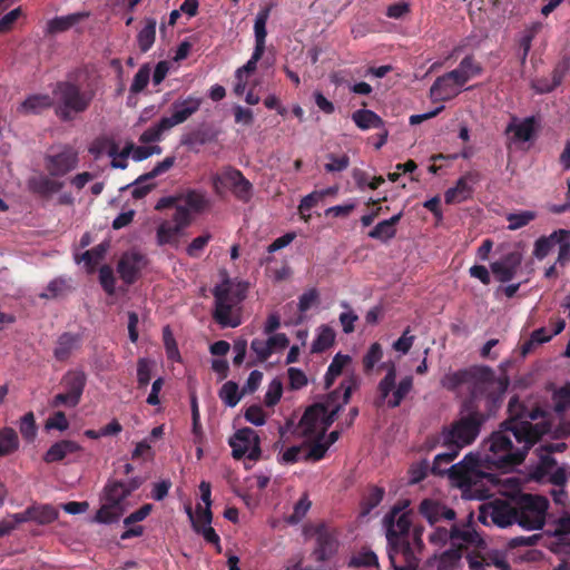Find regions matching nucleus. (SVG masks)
I'll use <instances>...</instances> for the list:
<instances>
[{
	"instance_id": "e433bc0d",
	"label": "nucleus",
	"mask_w": 570,
	"mask_h": 570,
	"mask_svg": "<svg viewBox=\"0 0 570 570\" xmlns=\"http://www.w3.org/2000/svg\"><path fill=\"white\" fill-rule=\"evenodd\" d=\"M352 120L362 129L382 128L384 126L383 119L370 109H358L352 114Z\"/></svg>"
},
{
	"instance_id": "39448f33",
	"label": "nucleus",
	"mask_w": 570,
	"mask_h": 570,
	"mask_svg": "<svg viewBox=\"0 0 570 570\" xmlns=\"http://www.w3.org/2000/svg\"><path fill=\"white\" fill-rule=\"evenodd\" d=\"M354 386L355 383L353 381L347 385H345V383L341 384V387L344 390L342 404H336L340 392L335 390L328 394L325 402L308 406L299 421L302 432L306 435H317L320 432L326 431L335 421L342 405L348 403Z\"/></svg>"
},
{
	"instance_id": "680f3d73",
	"label": "nucleus",
	"mask_w": 570,
	"mask_h": 570,
	"mask_svg": "<svg viewBox=\"0 0 570 570\" xmlns=\"http://www.w3.org/2000/svg\"><path fill=\"white\" fill-rule=\"evenodd\" d=\"M326 158L330 160L324 165L327 173H341L348 168L350 157L346 154L337 156L333 153L328 154Z\"/></svg>"
},
{
	"instance_id": "b1692460",
	"label": "nucleus",
	"mask_w": 570,
	"mask_h": 570,
	"mask_svg": "<svg viewBox=\"0 0 570 570\" xmlns=\"http://www.w3.org/2000/svg\"><path fill=\"white\" fill-rule=\"evenodd\" d=\"M458 78V75L452 71L438 77L430 88V97L434 101H448L458 96L459 88L464 86Z\"/></svg>"
},
{
	"instance_id": "864d4df0",
	"label": "nucleus",
	"mask_w": 570,
	"mask_h": 570,
	"mask_svg": "<svg viewBox=\"0 0 570 570\" xmlns=\"http://www.w3.org/2000/svg\"><path fill=\"white\" fill-rule=\"evenodd\" d=\"M552 338L551 333H548L546 327L534 330L528 341L521 346V354L527 355L533 351V348L540 344L549 342Z\"/></svg>"
},
{
	"instance_id": "1a4fd4ad",
	"label": "nucleus",
	"mask_w": 570,
	"mask_h": 570,
	"mask_svg": "<svg viewBox=\"0 0 570 570\" xmlns=\"http://www.w3.org/2000/svg\"><path fill=\"white\" fill-rule=\"evenodd\" d=\"M325 432L326 431L320 432L312 441H304L299 445L288 448L283 453V460L287 463L322 460L328 448L338 439L340 435L337 431H333L326 438Z\"/></svg>"
},
{
	"instance_id": "72a5a7b5",
	"label": "nucleus",
	"mask_w": 570,
	"mask_h": 570,
	"mask_svg": "<svg viewBox=\"0 0 570 570\" xmlns=\"http://www.w3.org/2000/svg\"><path fill=\"white\" fill-rule=\"evenodd\" d=\"M73 289L70 279L65 277H56L49 282L45 292L39 294L43 299H57L66 297Z\"/></svg>"
},
{
	"instance_id": "f8f14e48",
	"label": "nucleus",
	"mask_w": 570,
	"mask_h": 570,
	"mask_svg": "<svg viewBox=\"0 0 570 570\" xmlns=\"http://www.w3.org/2000/svg\"><path fill=\"white\" fill-rule=\"evenodd\" d=\"M87 383L83 371L70 370L61 377L60 384L63 392L56 394L50 401L51 407L67 406L76 407L81 400Z\"/></svg>"
},
{
	"instance_id": "c85d7f7f",
	"label": "nucleus",
	"mask_w": 570,
	"mask_h": 570,
	"mask_svg": "<svg viewBox=\"0 0 570 570\" xmlns=\"http://www.w3.org/2000/svg\"><path fill=\"white\" fill-rule=\"evenodd\" d=\"M53 108L55 97L48 94H35L28 96L18 107V112L22 115H39L42 111Z\"/></svg>"
},
{
	"instance_id": "37998d69",
	"label": "nucleus",
	"mask_w": 570,
	"mask_h": 570,
	"mask_svg": "<svg viewBox=\"0 0 570 570\" xmlns=\"http://www.w3.org/2000/svg\"><path fill=\"white\" fill-rule=\"evenodd\" d=\"M119 146L110 138H97L89 147V153L95 157L99 158L101 155L107 154L109 157L118 156Z\"/></svg>"
},
{
	"instance_id": "603ef678",
	"label": "nucleus",
	"mask_w": 570,
	"mask_h": 570,
	"mask_svg": "<svg viewBox=\"0 0 570 570\" xmlns=\"http://www.w3.org/2000/svg\"><path fill=\"white\" fill-rule=\"evenodd\" d=\"M335 341V333L328 326H322L317 337L313 341L312 353H322L330 348Z\"/></svg>"
},
{
	"instance_id": "79ce46f5",
	"label": "nucleus",
	"mask_w": 570,
	"mask_h": 570,
	"mask_svg": "<svg viewBox=\"0 0 570 570\" xmlns=\"http://www.w3.org/2000/svg\"><path fill=\"white\" fill-rule=\"evenodd\" d=\"M29 186L33 193L47 196L60 191L63 187V183L51 179L48 176H41L31 179Z\"/></svg>"
},
{
	"instance_id": "774afa93",
	"label": "nucleus",
	"mask_w": 570,
	"mask_h": 570,
	"mask_svg": "<svg viewBox=\"0 0 570 570\" xmlns=\"http://www.w3.org/2000/svg\"><path fill=\"white\" fill-rule=\"evenodd\" d=\"M282 394H283L282 381L278 379H274L269 383L267 392L265 394V400H264L265 405L269 406V407L276 405L279 402Z\"/></svg>"
},
{
	"instance_id": "9b49d317",
	"label": "nucleus",
	"mask_w": 570,
	"mask_h": 570,
	"mask_svg": "<svg viewBox=\"0 0 570 570\" xmlns=\"http://www.w3.org/2000/svg\"><path fill=\"white\" fill-rule=\"evenodd\" d=\"M193 222L191 212L185 206H177L171 219L163 220L156 229V243L163 247L169 245L178 248L180 245V237L184 230L190 226Z\"/></svg>"
},
{
	"instance_id": "a878e982",
	"label": "nucleus",
	"mask_w": 570,
	"mask_h": 570,
	"mask_svg": "<svg viewBox=\"0 0 570 570\" xmlns=\"http://www.w3.org/2000/svg\"><path fill=\"white\" fill-rule=\"evenodd\" d=\"M145 265L146 257L142 254L138 252L125 253L118 262L117 271L120 278L126 284L131 285L137 281Z\"/></svg>"
},
{
	"instance_id": "393cba45",
	"label": "nucleus",
	"mask_w": 570,
	"mask_h": 570,
	"mask_svg": "<svg viewBox=\"0 0 570 570\" xmlns=\"http://www.w3.org/2000/svg\"><path fill=\"white\" fill-rule=\"evenodd\" d=\"M83 343V334L72 333V332H63L61 333L55 343V347L52 351L53 357L56 361L60 363H65L70 360L72 354L79 351Z\"/></svg>"
},
{
	"instance_id": "c03bdc74",
	"label": "nucleus",
	"mask_w": 570,
	"mask_h": 570,
	"mask_svg": "<svg viewBox=\"0 0 570 570\" xmlns=\"http://www.w3.org/2000/svg\"><path fill=\"white\" fill-rule=\"evenodd\" d=\"M243 395V391L239 392L238 384L234 381H227L224 383L218 392V396L222 402L229 407H235Z\"/></svg>"
},
{
	"instance_id": "4be33fe9",
	"label": "nucleus",
	"mask_w": 570,
	"mask_h": 570,
	"mask_svg": "<svg viewBox=\"0 0 570 570\" xmlns=\"http://www.w3.org/2000/svg\"><path fill=\"white\" fill-rule=\"evenodd\" d=\"M202 104L203 98L194 95L175 100L171 105V115L163 117V124L173 128L185 122L199 110Z\"/></svg>"
},
{
	"instance_id": "49530a36",
	"label": "nucleus",
	"mask_w": 570,
	"mask_h": 570,
	"mask_svg": "<svg viewBox=\"0 0 570 570\" xmlns=\"http://www.w3.org/2000/svg\"><path fill=\"white\" fill-rule=\"evenodd\" d=\"M179 199L184 200V205L189 212H202L208 206V199L205 194L199 190H188L185 195L180 196Z\"/></svg>"
},
{
	"instance_id": "0eeeda50",
	"label": "nucleus",
	"mask_w": 570,
	"mask_h": 570,
	"mask_svg": "<svg viewBox=\"0 0 570 570\" xmlns=\"http://www.w3.org/2000/svg\"><path fill=\"white\" fill-rule=\"evenodd\" d=\"M509 430H501L492 433L489 440V450L497 458L482 459L479 453H469L458 463H523L524 460H518L517 453L522 450L521 448H514L511 438L507 434Z\"/></svg>"
},
{
	"instance_id": "bb28decb",
	"label": "nucleus",
	"mask_w": 570,
	"mask_h": 570,
	"mask_svg": "<svg viewBox=\"0 0 570 570\" xmlns=\"http://www.w3.org/2000/svg\"><path fill=\"white\" fill-rule=\"evenodd\" d=\"M522 263V254L519 250L503 255L499 261L491 264V271L501 283L510 282L517 274Z\"/></svg>"
},
{
	"instance_id": "a19ab883",
	"label": "nucleus",
	"mask_w": 570,
	"mask_h": 570,
	"mask_svg": "<svg viewBox=\"0 0 570 570\" xmlns=\"http://www.w3.org/2000/svg\"><path fill=\"white\" fill-rule=\"evenodd\" d=\"M27 514L31 517V521L39 524H49L58 519V511L49 504L31 505L27 509Z\"/></svg>"
},
{
	"instance_id": "f257e3e1",
	"label": "nucleus",
	"mask_w": 570,
	"mask_h": 570,
	"mask_svg": "<svg viewBox=\"0 0 570 570\" xmlns=\"http://www.w3.org/2000/svg\"><path fill=\"white\" fill-rule=\"evenodd\" d=\"M441 384L451 392L466 385L469 396L463 401L462 416L443 430L440 436L442 444L432 463L452 462L465 445L476 439L483 423L500 407L507 387L497 380L491 367L483 365L448 373Z\"/></svg>"
},
{
	"instance_id": "aec40b11",
	"label": "nucleus",
	"mask_w": 570,
	"mask_h": 570,
	"mask_svg": "<svg viewBox=\"0 0 570 570\" xmlns=\"http://www.w3.org/2000/svg\"><path fill=\"white\" fill-rule=\"evenodd\" d=\"M232 454L235 460L247 458L248 460H258L261 450L258 446V436L250 429L238 430L229 442Z\"/></svg>"
},
{
	"instance_id": "7ed1b4c3",
	"label": "nucleus",
	"mask_w": 570,
	"mask_h": 570,
	"mask_svg": "<svg viewBox=\"0 0 570 570\" xmlns=\"http://www.w3.org/2000/svg\"><path fill=\"white\" fill-rule=\"evenodd\" d=\"M78 73L68 75L66 80L57 81L52 95L55 97V115L61 121H71L79 114L88 110L96 97L91 85L85 88L78 83Z\"/></svg>"
},
{
	"instance_id": "6ab92c4d",
	"label": "nucleus",
	"mask_w": 570,
	"mask_h": 570,
	"mask_svg": "<svg viewBox=\"0 0 570 570\" xmlns=\"http://www.w3.org/2000/svg\"><path fill=\"white\" fill-rule=\"evenodd\" d=\"M540 128L541 121L537 116H529L523 119L512 116L504 134L509 136L511 142H530L537 139Z\"/></svg>"
},
{
	"instance_id": "7c9ffc66",
	"label": "nucleus",
	"mask_w": 570,
	"mask_h": 570,
	"mask_svg": "<svg viewBox=\"0 0 570 570\" xmlns=\"http://www.w3.org/2000/svg\"><path fill=\"white\" fill-rule=\"evenodd\" d=\"M403 217V212L393 215L389 219H384L375 225V227L368 232V237L377 239L382 243H387L396 235V225Z\"/></svg>"
},
{
	"instance_id": "4468645a",
	"label": "nucleus",
	"mask_w": 570,
	"mask_h": 570,
	"mask_svg": "<svg viewBox=\"0 0 570 570\" xmlns=\"http://www.w3.org/2000/svg\"><path fill=\"white\" fill-rule=\"evenodd\" d=\"M396 368L393 363L390 364L385 376L380 381L377 391L380 401L384 402L393 391L392 397L387 400L389 407H397L413 387V377L407 375L403 377L395 386Z\"/></svg>"
},
{
	"instance_id": "09e8293b",
	"label": "nucleus",
	"mask_w": 570,
	"mask_h": 570,
	"mask_svg": "<svg viewBox=\"0 0 570 570\" xmlns=\"http://www.w3.org/2000/svg\"><path fill=\"white\" fill-rule=\"evenodd\" d=\"M351 361L348 355L336 354L332 360L326 374L325 386L328 389L334 383L335 379L342 374L344 366Z\"/></svg>"
},
{
	"instance_id": "4c0bfd02",
	"label": "nucleus",
	"mask_w": 570,
	"mask_h": 570,
	"mask_svg": "<svg viewBox=\"0 0 570 570\" xmlns=\"http://www.w3.org/2000/svg\"><path fill=\"white\" fill-rule=\"evenodd\" d=\"M124 505H118L112 502L105 501V503L96 512L94 520L97 523L111 524L114 522H117L124 514Z\"/></svg>"
},
{
	"instance_id": "de8ad7c7",
	"label": "nucleus",
	"mask_w": 570,
	"mask_h": 570,
	"mask_svg": "<svg viewBox=\"0 0 570 570\" xmlns=\"http://www.w3.org/2000/svg\"><path fill=\"white\" fill-rule=\"evenodd\" d=\"M19 446L17 432L11 428L0 430V456L14 452Z\"/></svg>"
},
{
	"instance_id": "5701e85b",
	"label": "nucleus",
	"mask_w": 570,
	"mask_h": 570,
	"mask_svg": "<svg viewBox=\"0 0 570 570\" xmlns=\"http://www.w3.org/2000/svg\"><path fill=\"white\" fill-rule=\"evenodd\" d=\"M481 180V174L475 170H471L462 175L454 187L449 188L444 194V200L446 204H460L469 198L473 194V185Z\"/></svg>"
},
{
	"instance_id": "20e7f679",
	"label": "nucleus",
	"mask_w": 570,
	"mask_h": 570,
	"mask_svg": "<svg viewBox=\"0 0 570 570\" xmlns=\"http://www.w3.org/2000/svg\"><path fill=\"white\" fill-rule=\"evenodd\" d=\"M527 409L528 406L517 395L512 396L508 404L509 416L500 425V428L509 430L515 441L522 444V450L517 453L518 460H524L529 450L549 431L547 423L532 424L530 421H525Z\"/></svg>"
},
{
	"instance_id": "9d476101",
	"label": "nucleus",
	"mask_w": 570,
	"mask_h": 570,
	"mask_svg": "<svg viewBox=\"0 0 570 570\" xmlns=\"http://www.w3.org/2000/svg\"><path fill=\"white\" fill-rule=\"evenodd\" d=\"M481 465H450L449 474L453 483L459 487L463 493L469 494L471 498L483 499L485 490L479 488L480 479L488 476L485 473L480 472L476 468ZM488 469L493 465H484ZM514 465H494L503 472H512Z\"/></svg>"
},
{
	"instance_id": "c756f323",
	"label": "nucleus",
	"mask_w": 570,
	"mask_h": 570,
	"mask_svg": "<svg viewBox=\"0 0 570 570\" xmlns=\"http://www.w3.org/2000/svg\"><path fill=\"white\" fill-rule=\"evenodd\" d=\"M568 71L566 63H559L554 67L551 78L542 77L532 81V89L538 94H549L559 87Z\"/></svg>"
},
{
	"instance_id": "c9c22d12",
	"label": "nucleus",
	"mask_w": 570,
	"mask_h": 570,
	"mask_svg": "<svg viewBox=\"0 0 570 570\" xmlns=\"http://www.w3.org/2000/svg\"><path fill=\"white\" fill-rule=\"evenodd\" d=\"M89 17L88 12H76L68 16L56 17L48 22V31L50 33H58L69 30L79 21Z\"/></svg>"
},
{
	"instance_id": "423d86ee",
	"label": "nucleus",
	"mask_w": 570,
	"mask_h": 570,
	"mask_svg": "<svg viewBox=\"0 0 570 570\" xmlns=\"http://www.w3.org/2000/svg\"><path fill=\"white\" fill-rule=\"evenodd\" d=\"M518 524L528 530H541L546 524L549 500L546 497L521 493L514 498Z\"/></svg>"
},
{
	"instance_id": "2f4dec72",
	"label": "nucleus",
	"mask_w": 570,
	"mask_h": 570,
	"mask_svg": "<svg viewBox=\"0 0 570 570\" xmlns=\"http://www.w3.org/2000/svg\"><path fill=\"white\" fill-rule=\"evenodd\" d=\"M570 236V232L567 229L554 230L549 236H541L534 243L533 255L538 259H543L548 256L552 247L560 242V238Z\"/></svg>"
},
{
	"instance_id": "dca6fc26",
	"label": "nucleus",
	"mask_w": 570,
	"mask_h": 570,
	"mask_svg": "<svg viewBox=\"0 0 570 570\" xmlns=\"http://www.w3.org/2000/svg\"><path fill=\"white\" fill-rule=\"evenodd\" d=\"M313 537L315 538V548L313 557L317 562H325L332 559L338 550L337 533L326 523L322 522L313 527Z\"/></svg>"
},
{
	"instance_id": "3c124183",
	"label": "nucleus",
	"mask_w": 570,
	"mask_h": 570,
	"mask_svg": "<svg viewBox=\"0 0 570 570\" xmlns=\"http://www.w3.org/2000/svg\"><path fill=\"white\" fill-rule=\"evenodd\" d=\"M471 544L463 543V544H451V547L445 550L440 558L441 564L444 567H455V564L459 562V560L462 558L463 551L470 547ZM475 548H480L481 546L472 544Z\"/></svg>"
},
{
	"instance_id": "e2e57ef3",
	"label": "nucleus",
	"mask_w": 570,
	"mask_h": 570,
	"mask_svg": "<svg viewBox=\"0 0 570 570\" xmlns=\"http://www.w3.org/2000/svg\"><path fill=\"white\" fill-rule=\"evenodd\" d=\"M383 356L382 346L380 343H373L366 354L363 357V367L366 373L371 372L376 363L381 361Z\"/></svg>"
},
{
	"instance_id": "a18cd8bd",
	"label": "nucleus",
	"mask_w": 570,
	"mask_h": 570,
	"mask_svg": "<svg viewBox=\"0 0 570 570\" xmlns=\"http://www.w3.org/2000/svg\"><path fill=\"white\" fill-rule=\"evenodd\" d=\"M384 493L383 488H371L361 501L360 517L368 515L371 511L382 502Z\"/></svg>"
},
{
	"instance_id": "473e14b6",
	"label": "nucleus",
	"mask_w": 570,
	"mask_h": 570,
	"mask_svg": "<svg viewBox=\"0 0 570 570\" xmlns=\"http://www.w3.org/2000/svg\"><path fill=\"white\" fill-rule=\"evenodd\" d=\"M272 7L266 6L262 8L255 18L254 23V35H255V49L264 50L266 49V23L271 14Z\"/></svg>"
},
{
	"instance_id": "338daca9",
	"label": "nucleus",
	"mask_w": 570,
	"mask_h": 570,
	"mask_svg": "<svg viewBox=\"0 0 570 570\" xmlns=\"http://www.w3.org/2000/svg\"><path fill=\"white\" fill-rule=\"evenodd\" d=\"M99 282L104 291L109 294H115L116 278L114 271L109 265H104L99 269Z\"/></svg>"
},
{
	"instance_id": "f03ea898",
	"label": "nucleus",
	"mask_w": 570,
	"mask_h": 570,
	"mask_svg": "<svg viewBox=\"0 0 570 570\" xmlns=\"http://www.w3.org/2000/svg\"><path fill=\"white\" fill-rule=\"evenodd\" d=\"M387 554L393 570H417L419 559L415 557L410 539L421 548L423 546L422 530L414 528L411 532V518L409 513H401L393 508L386 517Z\"/></svg>"
},
{
	"instance_id": "ea45409f",
	"label": "nucleus",
	"mask_w": 570,
	"mask_h": 570,
	"mask_svg": "<svg viewBox=\"0 0 570 570\" xmlns=\"http://www.w3.org/2000/svg\"><path fill=\"white\" fill-rule=\"evenodd\" d=\"M79 450V445L69 440H62L60 442H57L50 446V449L47 451L45 460L47 463L61 461L66 458L68 453H73Z\"/></svg>"
},
{
	"instance_id": "bf43d9fd",
	"label": "nucleus",
	"mask_w": 570,
	"mask_h": 570,
	"mask_svg": "<svg viewBox=\"0 0 570 570\" xmlns=\"http://www.w3.org/2000/svg\"><path fill=\"white\" fill-rule=\"evenodd\" d=\"M150 67L148 63L142 65L136 75L134 76L131 86H130V92L131 94H139L148 85L150 79Z\"/></svg>"
},
{
	"instance_id": "5fc2aeb1",
	"label": "nucleus",
	"mask_w": 570,
	"mask_h": 570,
	"mask_svg": "<svg viewBox=\"0 0 570 570\" xmlns=\"http://www.w3.org/2000/svg\"><path fill=\"white\" fill-rule=\"evenodd\" d=\"M537 218V213L533 210H523L519 213H511L507 215L509 223L508 229L517 230L520 229Z\"/></svg>"
},
{
	"instance_id": "8fccbe9b",
	"label": "nucleus",
	"mask_w": 570,
	"mask_h": 570,
	"mask_svg": "<svg viewBox=\"0 0 570 570\" xmlns=\"http://www.w3.org/2000/svg\"><path fill=\"white\" fill-rule=\"evenodd\" d=\"M155 362L147 357H140L137 361V386L139 390L146 389L151 380V371Z\"/></svg>"
},
{
	"instance_id": "052dcab7",
	"label": "nucleus",
	"mask_w": 570,
	"mask_h": 570,
	"mask_svg": "<svg viewBox=\"0 0 570 570\" xmlns=\"http://www.w3.org/2000/svg\"><path fill=\"white\" fill-rule=\"evenodd\" d=\"M216 139V134L212 129H198L186 136L184 144L187 146L205 145Z\"/></svg>"
},
{
	"instance_id": "412c9836",
	"label": "nucleus",
	"mask_w": 570,
	"mask_h": 570,
	"mask_svg": "<svg viewBox=\"0 0 570 570\" xmlns=\"http://www.w3.org/2000/svg\"><path fill=\"white\" fill-rule=\"evenodd\" d=\"M79 163L78 154L72 147H63L57 154L45 157V167L51 177H63L72 171Z\"/></svg>"
},
{
	"instance_id": "4d7b16f0",
	"label": "nucleus",
	"mask_w": 570,
	"mask_h": 570,
	"mask_svg": "<svg viewBox=\"0 0 570 570\" xmlns=\"http://www.w3.org/2000/svg\"><path fill=\"white\" fill-rule=\"evenodd\" d=\"M163 341L166 350V355L169 361L180 362L181 356L176 343V340L171 333L170 327L167 325L163 328Z\"/></svg>"
},
{
	"instance_id": "13d9d810",
	"label": "nucleus",
	"mask_w": 570,
	"mask_h": 570,
	"mask_svg": "<svg viewBox=\"0 0 570 570\" xmlns=\"http://www.w3.org/2000/svg\"><path fill=\"white\" fill-rule=\"evenodd\" d=\"M554 411L562 414L570 406V382L566 383L552 394Z\"/></svg>"
},
{
	"instance_id": "0e129e2a",
	"label": "nucleus",
	"mask_w": 570,
	"mask_h": 570,
	"mask_svg": "<svg viewBox=\"0 0 570 570\" xmlns=\"http://www.w3.org/2000/svg\"><path fill=\"white\" fill-rule=\"evenodd\" d=\"M20 433L26 441H32L37 434L33 412L26 413L20 420Z\"/></svg>"
},
{
	"instance_id": "58836bf2",
	"label": "nucleus",
	"mask_w": 570,
	"mask_h": 570,
	"mask_svg": "<svg viewBox=\"0 0 570 570\" xmlns=\"http://www.w3.org/2000/svg\"><path fill=\"white\" fill-rule=\"evenodd\" d=\"M156 26L155 18H146L144 28L137 35V43L141 52H147L151 49L156 40Z\"/></svg>"
},
{
	"instance_id": "cd10ccee",
	"label": "nucleus",
	"mask_w": 570,
	"mask_h": 570,
	"mask_svg": "<svg viewBox=\"0 0 570 570\" xmlns=\"http://www.w3.org/2000/svg\"><path fill=\"white\" fill-rule=\"evenodd\" d=\"M420 513L433 524L441 520H454L455 511L445 504L425 499L420 504Z\"/></svg>"
},
{
	"instance_id": "6e6d98bb",
	"label": "nucleus",
	"mask_w": 570,
	"mask_h": 570,
	"mask_svg": "<svg viewBox=\"0 0 570 570\" xmlns=\"http://www.w3.org/2000/svg\"><path fill=\"white\" fill-rule=\"evenodd\" d=\"M107 252V245L99 244L95 246L94 248L86 250L81 259L85 262L86 266L88 267L89 272H94L97 265L104 259Z\"/></svg>"
},
{
	"instance_id": "ddd939ff",
	"label": "nucleus",
	"mask_w": 570,
	"mask_h": 570,
	"mask_svg": "<svg viewBox=\"0 0 570 570\" xmlns=\"http://www.w3.org/2000/svg\"><path fill=\"white\" fill-rule=\"evenodd\" d=\"M122 466V472H116L121 478L108 481L104 489V500L118 505H122V501L145 481L144 476L134 474V465Z\"/></svg>"
},
{
	"instance_id": "f3484780",
	"label": "nucleus",
	"mask_w": 570,
	"mask_h": 570,
	"mask_svg": "<svg viewBox=\"0 0 570 570\" xmlns=\"http://www.w3.org/2000/svg\"><path fill=\"white\" fill-rule=\"evenodd\" d=\"M430 541L433 543H445L450 541L451 544H484L483 539L470 524L462 528L458 527L456 524H453L451 527V530H448L445 528H436L430 534Z\"/></svg>"
},
{
	"instance_id": "2eb2a0df",
	"label": "nucleus",
	"mask_w": 570,
	"mask_h": 570,
	"mask_svg": "<svg viewBox=\"0 0 570 570\" xmlns=\"http://www.w3.org/2000/svg\"><path fill=\"white\" fill-rule=\"evenodd\" d=\"M212 180L216 194H219L220 185H226L229 186L234 196L243 203H248L253 197V184L237 168L228 166L222 174L213 176Z\"/></svg>"
},
{
	"instance_id": "f704fd0d",
	"label": "nucleus",
	"mask_w": 570,
	"mask_h": 570,
	"mask_svg": "<svg viewBox=\"0 0 570 570\" xmlns=\"http://www.w3.org/2000/svg\"><path fill=\"white\" fill-rule=\"evenodd\" d=\"M452 72L458 75V80L461 85H465L471 78L479 76L482 72V67L472 55H468L461 60L459 67L452 70Z\"/></svg>"
},
{
	"instance_id": "a211bd4d",
	"label": "nucleus",
	"mask_w": 570,
	"mask_h": 570,
	"mask_svg": "<svg viewBox=\"0 0 570 570\" xmlns=\"http://www.w3.org/2000/svg\"><path fill=\"white\" fill-rule=\"evenodd\" d=\"M488 517L500 528H507L513 523H518L515 503L513 502L512 504L505 500H494L480 509L479 520L482 523H487Z\"/></svg>"
},
{
	"instance_id": "69168bd1",
	"label": "nucleus",
	"mask_w": 570,
	"mask_h": 570,
	"mask_svg": "<svg viewBox=\"0 0 570 570\" xmlns=\"http://www.w3.org/2000/svg\"><path fill=\"white\" fill-rule=\"evenodd\" d=\"M171 129L170 126L163 124V118L155 124L154 126H150L147 128L140 136V141L144 144L155 142L158 141L161 138V135L164 131Z\"/></svg>"
},
{
	"instance_id": "6e6552de",
	"label": "nucleus",
	"mask_w": 570,
	"mask_h": 570,
	"mask_svg": "<svg viewBox=\"0 0 570 570\" xmlns=\"http://www.w3.org/2000/svg\"><path fill=\"white\" fill-rule=\"evenodd\" d=\"M215 309L213 317L223 327H237L242 320L235 307L244 299L240 292H235L228 284H222L213 291Z\"/></svg>"
}]
</instances>
